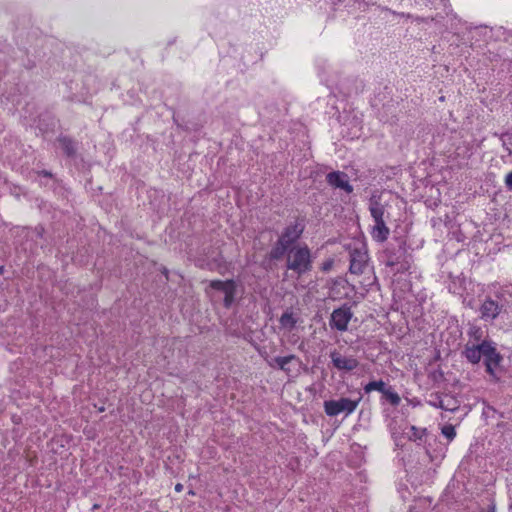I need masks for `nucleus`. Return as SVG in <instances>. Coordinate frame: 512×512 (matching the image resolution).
Listing matches in <instances>:
<instances>
[{
    "label": "nucleus",
    "mask_w": 512,
    "mask_h": 512,
    "mask_svg": "<svg viewBox=\"0 0 512 512\" xmlns=\"http://www.w3.org/2000/svg\"><path fill=\"white\" fill-rule=\"evenodd\" d=\"M210 287L212 289L221 291L224 293V305L225 307H230L232 302L234 301V295L236 291V285L233 280L221 281V280H213L210 282Z\"/></svg>",
    "instance_id": "nucleus-5"
},
{
    "label": "nucleus",
    "mask_w": 512,
    "mask_h": 512,
    "mask_svg": "<svg viewBox=\"0 0 512 512\" xmlns=\"http://www.w3.org/2000/svg\"><path fill=\"white\" fill-rule=\"evenodd\" d=\"M288 248H289V246L282 244L281 241L278 240L276 247L274 249H272V251H271V254H270L271 258H273V259L281 258L285 254V252L287 251Z\"/></svg>",
    "instance_id": "nucleus-19"
},
{
    "label": "nucleus",
    "mask_w": 512,
    "mask_h": 512,
    "mask_svg": "<svg viewBox=\"0 0 512 512\" xmlns=\"http://www.w3.org/2000/svg\"><path fill=\"white\" fill-rule=\"evenodd\" d=\"M354 275L367 274L365 277V285H371L375 277L373 276L372 268L369 265V256L367 253L366 245L354 238Z\"/></svg>",
    "instance_id": "nucleus-3"
},
{
    "label": "nucleus",
    "mask_w": 512,
    "mask_h": 512,
    "mask_svg": "<svg viewBox=\"0 0 512 512\" xmlns=\"http://www.w3.org/2000/svg\"><path fill=\"white\" fill-rule=\"evenodd\" d=\"M348 270L351 272L352 271V254H350V260H349V267H348Z\"/></svg>",
    "instance_id": "nucleus-25"
},
{
    "label": "nucleus",
    "mask_w": 512,
    "mask_h": 512,
    "mask_svg": "<svg viewBox=\"0 0 512 512\" xmlns=\"http://www.w3.org/2000/svg\"><path fill=\"white\" fill-rule=\"evenodd\" d=\"M330 357H331L333 365L337 369H339V370H347V371L352 369L351 360L348 359L347 357L343 356L340 352L332 351L330 353Z\"/></svg>",
    "instance_id": "nucleus-13"
},
{
    "label": "nucleus",
    "mask_w": 512,
    "mask_h": 512,
    "mask_svg": "<svg viewBox=\"0 0 512 512\" xmlns=\"http://www.w3.org/2000/svg\"><path fill=\"white\" fill-rule=\"evenodd\" d=\"M505 185L509 190H512V171L506 175Z\"/></svg>",
    "instance_id": "nucleus-23"
},
{
    "label": "nucleus",
    "mask_w": 512,
    "mask_h": 512,
    "mask_svg": "<svg viewBox=\"0 0 512 512\" xmlns=\"http://www.w3.org/2000/svg\"><path fill=\"white\" fill-rule=\"evenodd\" d=\"M356 406H357V401H354V404H353L354 409L356 408Z\"/></svg>",
    "instance_id": "nucleus-28"
},
{
    "label": "nucleus",
    "mask_w": 512,
    "mask_h": 512,
    "mask_svg": "<svg viewBox=\"0 0 512 512\" xmlns=\"http://www.w3.org/2000/svg\"><path fill=\"white\" fill-rule=\"evenodd\" d=\"M350 318H351V314L349 312V309H346V308L336 309V310H334V312L331 315V324L333 327L342 331L347 328V324H348Z\"/></svg>",
    "instance_id": "nucleus-8"
},
{
    "label": "nucleus",
    "mask_w": 512,
    "mask_h": 512,
    "mask_svg": "<svg viewBox=\"0 0 512 512\" xmlns=\"http://www.w3.org/2000/svg\"><path fill=\"white\" fill-rule=\"evenodd\" d=\"M302 232L303 227L300 224L291 225L286 228L279 240L282 244L290 247L300 237Z\"/></svg>",
    "instance_id": "nucleus-12"
},
{
    "label": "nucleus",
    "mask_w": 512,
    "mask_h": 512,
    "mask_svg": "<svg viewBox=\"0 0 512 512\" xmlns=\"http://www.w3.org/2000/svg\"><path fill=\"white\" fill-rule=\"evenodd\" d=\"M489 512H494V510H491V511H489Z\"/></svg>",
    "instance_id": "nucleus-29"
},
{
    "label": "nucleus",
    "mask_w": 512,
    "mask_h": 512,
    "mask_svg": "<svg viewBox=\"0 0 512 512\" xmlns=\"http://www.w3.org/2000/svg\"><path fill=\"white\" fill-rule=\"evenodd\" d=\"M411 434L409 435V439L413 441L422 440L424 435L426 434L425 428H417L415 426H412L410 428Z\"/></svg>",
    "instance_id": "nucleus-20"
},
{
    "label": "nucleus",
    "mask_w": 512,
    "mask_h": 512,
    "mask_svg": "<svg viewBox=\"0 0 512 512\" xmlns=\"http://www.w3.org/2000/svg\"><path fill=\"white\" fill-rule=\"evenodd\" d=\"M442 434L448 439L453 440L456 436L455 428L452 425H445L442 428Z\"/></svg>",
    "instance_id": "nucleus-21"
},
{
    "label": "nucleus",
    "mask_w": 512,
    "mask_h": 512,
    "mask_svg": "<svg viewBox=\"0 0 512 512\" xmlns=\"http://www.w3.org/2000/svg\"><path fill=\"white\" fill-rule=\"evenodd\" d=\"M327 181L331 186L342 188L347 192L352 191V187L349 185L348 175L342 172H331L327 175Z\"/></svg>",
    "instance_id": "nucleus-10"
},
{
    "label": "nucleus",
    "mask_w": 512,
    "mask_h": 512,
    "mask_svg": "<svg viewBox=\"0 0 512 512\" xmlns=\"http://www.w3.org/2000/svg\"><path fill=\"white\" fill-rule=\"evenodd\" d=\"M383 397L393 406H398L401 401L400 396L391 387L386 388Z\"/></svg>",
    "instance_id": "nucleus-17"
},
{
    "label": "nucleus",
    "mask_w": 512,
    "mask_h": 512,
    "mask_svg": "<svg viewBox=\"0 0 512 512\" xmlns=\"http://www.w3.org/2000/svg\"><path fill=\"white\" fill-rule=\"evenodd\" d=\"M462 354L471 364H478L483 357L486 372L492 377H495V369L503 359L495 344L488 340H483L478 344L467 343Z\"/></svg>",
    "instance_id": "nucleus-1"
},
{
    "label": "nucleus",
    "mask_w": 512,
    "mask_h": 512,
    "mask_svg": "<svg viewBox=\"0 0 512 512\" xmlns=\"http://www.w3.org/2000/svg\"><path fill=\"white\" fill-rule=\"evenodd\" d=\"M279 322L283 328H286L289 331H291L292 329L295 328L297 324V319L295 318L293 312L286 311L281 315Z\"/></svg>",
    "instance_id": "nucleus-14"
},
{
    "label": "nucleus",
    "mask_w": 512,
    "mask_h": 512,
    "mask_svg": "<svg viewBox=\"0 0 512 512\" xmlns=\"http://www.w3.org/2000/svg\"><path fill=\"white\" fill-rule=\"evenodd\" d=\"M183 490V485L181 483H177L175 485V491L176 492H181Z\"/></svg>",
    "instance_id": "nucleus-24"
},
{
    "label": "nucleus",
    "mask_w": 512,
    "mask_h": 512,
    "mask_svg": "<svg viewBox=\"0 0 512 512\" xmlns=\"http://www.w3.org/2000/svg\"><path fill=\"white\" fill-rule=\"evenodd\" d=\"M468 334L470 337H473L476 342H479L482 338V330L477 326L471 327Z\"/></svg>",
    "instance_id": "nucleus-22"
},
{
    "label": "nucleus",
    "mask_w": 512,
    "mask_h": 512,
    "mask_svg": "<svg viewBox=\"0 0 512 512\" xmlns=\"http://www.w3.org/2000/svg\"><path fill=\"white\" fill-rule=\"evenodd\" d=\"M100 508V505L99 504H94L92 509L95 510V509H99Z\"/></svg>",
    "instance_id": "nucleus-27"
},
{
    "label": "nucleus",
    "mask_w": 512,
    "mask_h": 512,
    "mask_svg": "<svg viewBox=\"0 0 512 512\" xmlns=\"http://www.w3.org/2000/svg\"><path fill=\"white\" fill-rule=\"evenodd\" d=\"M383 254L385 265L396 267L398 273H404L410 269L411 255L407 252L406 242L404 240H398L397 244H389Z\"/></svg>",
    "instance_id": "nucleus-2"
},
{
    "label": "nucleus",
    "mask_w": 512,
    "mask_h": 512,
    "mask_svg": "<svg viewBox=\"0 0 512 512\" xmlns=\"http://www.w3.org/2000/svg\"><path fill=\"white\" fill-rule=\"evenodd\" d=\"M369 210L373 220L384 218L385 204L382 202V194H373L369 200Z\"/></svg>",
    "instance_id": "nucleus-9"
},
{
    "label": "nucleus",
    "mask_w": 512,
    "mask_h": 512,
    "mask_svg": "<svg viewBox=\"0 0 512 512\" xmlns=\"http://www.w3.org/2000/svg\"><path fill=\"white\" fill-rule=\"evenodd\" d=\"M59 142L67 156L72 157L75 155L76 148H75L74 142L71 139H69L67 137H62L59 139Z\"/></svg>",
    "instance_id": "nucleus-16"
},
{
    "label": "nucleus",
    "mask_w": 512,
    "mask_h": 512,
    "mask_svg": "<svg viewBox=\"0 0 512 512\" xmlns=\"http://www.w3.org/2000/svg\"><path fill=\"white\" fill-rule=\"evenodd\" d=\"M371 234L373 239L376 240L377 242H384L387 240L390 234V229L387 227L384 218L380 220H374V225L372 227Z\"/></svg>",
    "instance_id": "nucleus-11"
},
{
    "label": "nucleus",
    "mask_w": 512,
    "mask_h": 512,
    "mask_svg": "<svg viewBox=\"0 0 512 512\" xmlns=\"http://www.w3.org/2000/svg\"><path fill=\"white\" fill-rule=\"evenodd\" d=\"M325 412L329 416H336L341 412L347 414L352 412V400L341 398L339 400H329L324 403Z\"/></svg>",
    "instance_id": "nucleus-6"
},
{
    "label": "nucleus",
    "mask_w": 512,
    "mask_h": 512,
    "mask_svg": "<svg viewBox=\"0 0 512 512\" xmlns=\"http://www.w3.org/2000/svg\"><path fill=\"white\" fill-rule=\"evenodd\" d=\"M503 306L492 298H487L480 307L481 318L485 321H493L501 313Z\"/></svg>",
    "instance_id": "nucleus-7"
},
{
    "label": "nucleus",
    "mask_w": 512,
    "mask_h": 512,
    "mask_svg": "<svg viewBox=\"0 0 512 512\" xmlns=\"http://www.w3.org/2000/svg\"><path fill=\"white\" fill-rule=\"evenodd\" d=\"M287 267L299 275L310 270V251L307 247L293 248L288 252Z\"/></svg>",
    "instance_id": "nucleus-4"
},
{
    "label": "nucleus",
    "mask_w": 512,
    "mask_h": 512,
    "mask_svg": "<svg viewBox=\"0 0 512 512\" xmlns=\"http://www.w3.org/2000/svg\"><path fill=\"white\" fill-rule=\"evenodd\" d=\"M36 231H37L38 235L41 236L44 229L42 227H39V228H36Z\"/></svg>",
    "instance_id": "nucleus-26"
},
{
    "label": "nucleus",
    "mask_w": 512,
    "mask_h": 512,
    "mask_svg": "<svg viewBox=\"0 0 512 512\" xmlns=\"http://www.w3.org/2000/svg\"><path fill=\"white\" fill-rule=\"evenodd\" d=\"M386 388H387V386H386L385 382H383L382 380H379V381L369 382L368 384L365 385L364 390L366 393H369L373 390H377L383 394L384 391L386 390Z\"/></svg>",
    "instance_id": "nucleus-18"
},
{
    "label": "nucleus",
    "mask_w": 512,
    "mask_h": 512,
    "mask_svg": "<svg viewBox=\"0 0 512 512\" xmlns=\"http://www.w3.org/2000/svg\"><path fill=\"white\" fill-rule=\"evenodd\" d=\"M293 359H295V355H288L284 357H276L273 359V362H269L271 367H274V364L277 365L281 370L285 372H289V369L286 367L288 363H290Z\"/></svg>",
    "instance_id": "nucleus-15"
}]
</instances>
